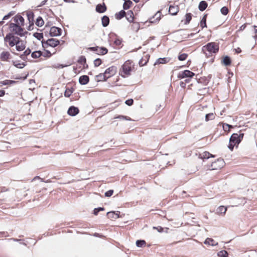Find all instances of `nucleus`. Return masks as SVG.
I'll return each mask as SVG.
<instances>
[{
  "instance_id": "61",
  "label": "nucleus",
  "mask_w": 257,
  "mask_h": 257,
  "mask_svg": "<svg viewBox=\"0 0 257 257\" xmlns=\"http://www.w3.org/2000/svg\"><path fill=\"white\" fill-rule=\"evenodd\" d=\"M254 38L257 39V33H255V36H254Z\"/></svg>"
},
{
  "instance_id": "62",
  "label": "nucleus",
  "mask_w": 257,
  "mask_h": 257,
  "mask_svg": "<svg viewBox=\"0 0 257 257\" xmlns=\"http://www.w3.org/2000/svg\"><path fill=\"white\" fill-rule=\"evenodd\" d=\"M134 2H135L136 3H138L140 1V0H133Z\"/></svg>"
},
{
  "instance_id": "4",
  "label": "nucleus",
  "mask_w": 257,
  "mask_h": 257,
  "mask_svg": "<svg viewBox=\"0 0 257 257\" xmlns=\"http://www.w3.org/2000/svg\"><path fill=\"white\" fill-rule=\"evenodd\" d=\"M219 45L215 42L208 43L202 47V50L207 57H209L213 54L217 53L219 51Z\"/></svg>"
},
{
  "instance_id": "12",
  "label": "nucleus",
  "mask_w": 257,
  "mask_h": 257,
  "mask_svg": "<svg viewBox=\"0 0 257 257\" xmlns=\"http://www.w3.org/2000/svg\"><path fill=\"white\" fill-rule=\"evenodd\" d=\"M15 46H16V50L18 51H22L26 48V41L22 40L19 38Z\"/></svg>"
},
{
  "instance_id": "43",
  "label": "nucleus",
  "mask_w": 257,
  "mask_h": 257,
  "mask_svg": "<svg viewBox=\"0 0 257 257\" xmlns=\"http://www.w3.org/2000/svg\"><path fill=\"white\" fill-rule=\"evenodd\" d=\"M102 63V61L100 59L97 58L94 61V65L95 67H98Z\"/></svg>"
},
{
  "instance_id": "51",
  "label": "nucleus",
  "mask_w": 257,
  "mask_h": 257,
  "mask_svg": "<svg viewBox=\"0 0 257 257\" xmlns=\"http://www.w3.org/2000/svg\"><path fill=\"white\" fill-rule=\"evenodd\" d=\"M234 51H235V53H236V54H239L241 52V50L239 47H238L236 49H234Z\"/></svg>"
},
{
  "instance_id": "6",
  "label": "nucleus",
  "mask_w": 257,
  "mask_h": 257,
  "mask_svg": "<svg viewBox=\"0 0 257 257\" xmlns=\"http://www.w3.org/2000/svg\"><path fill=\"white\" fill-rule=\"evenodd\" d=\"M77 63V64L73 67V71L75 74H78L82 70L88 68V65L86 64V58L84 56H81L79 58Z\"/></svg>"
},
{
  "instance_id": "25",
  "label": "nucleus",
  "mask_w": 257,
  "mask_h": 257,
  "mask_svg": "<svg viewBox=\"0 0 257 257\" xmlns=\"http://www.w3.org/2000/svg\"><path fill=\"white\" fill-rule=\"evenodd\" d=\"M170 61V58L168 57H165V58H160L158 59H157L156 62L155 63V65L157 64H166L168 63Z\"/></svg>"
},
{
  "instance_id": "1",
  "label": "nucleus",
  "mask_w": 257,
  "mask_h": 257,
  "mask_svg": "<svg viewBox=\"0 0 257 257\" xmlns=\"http://www.w3.org/2000/svg\"><path fill=\"white\" fill-rule=\"evenodd\" d=\"M29 25L27 26L24 18L20 15H17L13 18V22L9 25L11 32L21 37L24 36L28 31H31L34 28V14L33 12L28 11L26 13Z\"/></svg>"
},
{
  "instance_id": "14",
  "label": "nucleus",
  "mask_w": 257,
  "mask_h": 257,
  "mask_svg": "<svg viewBox=\"0 0 257 257\" xmlns=\"http://www.w3.org/2000/svg\"><path fill=\"white\" fill-rule=\"evenodd\" d=\"M61 29L56 27H52L50 30V35L52 37L60 36L61 34Z\"/></svg>"
},
{
  "instance_id": "45",
  "label": "nucleus",
  "mask_w": 257,
  "mask_h": 257,
  "mask_svg": "<svg viewBox=\"0 0 257 257\" xmlns=\"http://www.w3.org/2000/svg\"><path fill=\"white\" fill-rule=\"evenodd\" d=\"M33 50V48H32V49L28 48L24 51L23 55L25 56H27L29 55L30 54H32Z\"/></svg>"
},
{
  "instance_id": "29",
  "label": "nucleus",
  "mask_w": 257,
  "mask_h": 257,
  "mask_svg": "<svg viewBox=\"0 0 257 257\" xmlns=\"http://www.w3.org/2000/svg\"><path fill=\"white\" fill-rule=\"evenodd\" d=\"M16 83V81L14 80H5L4 81H0V86L3 85H10L14 84Z\"/></svg>"
},
{
  "instance_id": "44",
  "label": "nucleus",
  "mask_w": 257,
  "mask_h": 257,
  "mask_svg": "<svg viewBox=\"0 0 257 257\" xmlns=\"http://www.w3.org/2000/svg\"><path fill=\"white\" fill-rule=\"evenodd\" d=\"M218 255L221 257H227L228 253L225 250H222L218 252Z\"/></svg>"
},
{
  "instance_id": "27",
  "label": "nucleus",
  "mask_w": 257,
  "mask_h": 257,
  "mask_svg": "<svg viewBox=\"0 0 257 257\" xmlns=\"http://www.w3.org/2000/svg\"><path fill=\"white\" fill-rule=\"evenodd\" d=\"M208 4L206 1H202L199 3L198 9L200 11H204L207 7Z\"/></svg>"
},
{
  "instance_id": "26",
  "label": "nucleus",
  "mask_w": 257,
  "mask_h": 257,
  "mask_svg": "<svg viewBox=\"0 0 257 257\" xmlns=\"http://www.w3.org/2000/svg\"><path fill=\"white\" fill-rule=\"evenodd\" d=\"M107 79V78L105 77L104 73H100L95 76V80L98 82L106 81Z\"/></svg>"
},
{
  "instance_id": "58",
  "label": "nucleus",
  "mask_w": 257,
  "mask_h": 257,
  "mask_svg": "<svg viewBox=\"0 0 257 257\" xmlns=\"http://www.w3.org/2000/svg\"><path fill=\"white\" fill-rule=\"evenodd\" d=\"M254 31L255 33H257V26H253Z\"/></svg>"
},
{
  "instance_id": "16",
  "label": "nucleus",
  "mask_w": 257,
  "mask_h": 257,
  "mask_svg": "<svg viewBox=\"0 0 257 257\" xmlns=\"http://www.w3.org/2000/svg\"><path fill=\"white\" fill-rule=\"evenodd\" d=\"M44 51L42 52L40 50H34L33 49L31 54V57L33 59H37L40 58L41 56L44 57Z\"/></svg>"
},
{
  "instance_id": "57",
  "label": "nucleus",
  "mask_w": 257,
  "mask_h": 257,
  "mask_svg": "<svg viewBox=\"0 0 257 257\" xmlns=\"http://www.w3.org/2000/svg\"><path fill=\"white\" fill-rule=\"evenodd\" d=\"M10 18V15H7V16H5L4 18H3V20H7L9 18Z\"/></svg>"
},
{
  "instance_id": "3",
  "label": "nucleus",
  "mask_w": 257,
  "mask_h": 257,
  "mask_svg": "<svg viewBox=\"0 0 257 257\" xmlns=\"http://www.w3.org/2000/svg\"><path fill=\"white\" fill-rule=\"evenodd\" d=\"M135 70V64L133 61L128 60L121 66L119 70V74L123 78H126L131 75Z\"/></svg>"
},
{
  "instance_id": "60",
  "label": "nucleus",
  "mask_w": 257,
  "mask_h": 257,
  "mask_svg": "<svg viewBox=\"0 0 257 257\" xmlns=\"http://www.w3.org/2000/svg\"><path fill=\"white\" fill-rule=\"evenodd\" d=\"M113 214H114V212H108V213H107V215H109L110 214H112V215H113Z\"/></svg>"
},
{
  "instance_id": "17",
  "label": "nucleus",
  "mask_w": 257,
  "mask_h": 257,
  "mask_svg": "<svg viewBox=\"0 0 257 257\" xmlns=\"http://www.w3.org/2000/svg\"><path fill=\"white\" fill-rule=\"evenodd\" d=\"M79 112V109L77 107L72 106L69 107L68 110V113L70 115L75 116Z\"/></svg>"
},
{
  "instance_id": "54",
  "label": "nucleus",
  "mask_w": 257,
  "mask_h": 257,
  "mask_svg": "<svg viewBox=\"0 0 257 257\" xmlns=\"http://www.w3.org/2000/svg\"><path fill=\"white\" fill-rule=\"evenodd\" d=\"M5 94V91L3 90H0V97L3 96Z\"/></svg>"
},
{
  "instance_id": "21",
  "label": "nucleus",
  "mask_w": 257,
  "mask_h": 257,
  "mask_svg": "<svg viewBox=\"0 0 257 257\" xmlns=\"http://www.w3.org/2000/svg\"><path fill=\"white\" fill-rule=\"evenodd\" d=\"M215 156L208 152L205 151L199 154V157L202 159H207L209 158H214Z\"/></svg>"
},
{
  "instance_id": "23",
  "label": "nucleus",
  "mask_w": 257,
  "mask_h": 257,
  "mask_svg": "<svg viewBox=\"0 0 257 257\" xmlns=\"http://www.w3.org/2000/svg\"><path fill=\"white\" fill-rule=\"evenodd\" d=\"M89 78L87 75H82L79 77V82L82 85H85L89 82Z\"/></svg>"
},
{
  "instance_id": "63",
  "label": "nucleus",
  "mask_w": 257,
  "mask_h": 257,
  "mask_svg": "<svg viewBox=\"0 0 257 257\" xmlns=\"http://www.w3.org/2000/svg\"><path fill=\"white\" fill-rule=\"evenodd\" d=\"M177 242H173V243H171V244H175V243H176Z\"/></svg>"
},
{
  "instance_id": "15",
  "label": "nucleus",
  "mask_w": 257,
  "mask_h": 257,
  "mask_svg": "<svg viewBox=\"0 0 257 257\" xmlns=\"http://www.w3.org/2000/svg\"><path fill=\"white\" fill-rule=\"evenodd\" d=\"M12 58L9 51H3L0 54V60L2 61H9Z\"/></svg>"
},
{
  "instance_id": "2",
  "label": "nucleus",
  "mask_w": 257,
  "mask_h": 257,
  "mask_svg": "<svg viewBox=\"0 0 257 257\" xmlns=\"http://www.w3.org/2000/svg\"><path fill=\"white\" fill-rule=\"evenodd\" d=\"M60 41L54 38L49 39L46 41L42 40V45L44 51V57L49 58L57 52V47Z\"/></svg>"
},
{
  "instance_id": "22",
  "label": "nucleus",
  "mask_w": 257,
  "mask_h": 257,
  "mask_svg": "<svg viewBox=\"0 0 257 257\" xmlns=\"http://www.w3.org/2000/svg\"><path fill=\"white\" fill-rule=\"evenodd\" d=\"M227 210V207L220 206L217 209V214L219 215L224 216Z\"/></svg>"
},
{
  "instance_id": "18",
  "label": "nucleus",
  "mask_w": 257,
  "mask_h": 257,
  "mask_svg": "<svg viewBox=\"0 0 257 257\" xmlns=\"http://www.w3.org/2000/svg\"><path fill=\"white\" fill-rule=\"evenodd\" d=\"M179 11V8L178 6H170L169 8L168 12L172 15H176Z\"/></svg>"
},
{
  "instance_id": "33",
  "label": "nucleus",
  "mask_w": 257,
  "mask_h": 257,
  "mask_svg": "<svg viewBox=\"0 0 257 257\" xmlns=\"http://www.w3.org/2000/svg\"><path fill=\"white\" fill-rule=\"evenodd\" d=\"M35 24L38 27H41L44 25V21L41 17H38L36 19Z\"/></svg>"
},
{
  "instance_id": "47",
  "label": "nucleus",
  "mask_w": 257,
  "mask_h": 257,
  "mask_svg": "<svg viewBox=\"0 0 257 257\" xmlns=\"http://www.w3.org/2000/svg\"><path fill=\"white\" fill-rule=\"evenodd\" d=\"M125 103L128 106H132L134 103V100L133 99H127L125 101Z\"/></svg>"
},
{
  "instance_id": "49",
  "label": "nucleus",
  "mask_w": 257,
  "mask_h": 257,
  "mask_svg": "<svg viewBox=\"0 0 257 257\" xmlns=\"http://www.w3.org/2000/svg\"><path fill=\"white\" fill-rule=\"evenodd\" d=\"M223 129L225 131H227V129H228V131H229V129L230 128H232V126L228 124H224L223 125Z\"/></svg>"
},
{
  "instance_id": "30",
  "label": "nucleus",
  "mask_w": 257,
  "mask_h": 257,
  "mask_svg": "<svg viewBox=\"0 0 257 257\" xmlns=\"http://www.w3.org/2000/svg\"><path fill=\"white\" fill-rule=\"evenodd\" d=\"M101 22L104 27H107L109 24V18L106 16H104L101 18Z\"/></svg>"
},
{
  "instance_id": "13",
  "label": "nucleus",
  "mask_w": 257,
  "mask_h": 257,
  "mask_svg": "<svg viewBox=\"0 0 257 257\" xmlns=\"http://www.w3.org/2000/svg\"><path fill=\"white\" fill-rule=\"evenodd\" d=\"M168 6H165L160 11H158L154 16L153 18L151 19V22L152 23L156 22L159 21L161 19V11L165 9L166 11L168 10Z\"/></svg>"
},
{
  "instance_id": "46",
  "label": "nucleus",
  "mask_w": 257,
  "mask_h": 257,
  "mask_svg": "<svg viewBox=\"0 0 257 257\" xmlns=\"http://www.w3.org/2000/svg\"><path fill=\"white\" fill-rule=\"evenodd\" d=\"M114 118H120V119H126L128 120H131V118L127 116H124V115H118L116 117H115Z\"/></svg>"
},
{
  "instance_id": "36",
  "label": "nucleus",
  "mask_w": 257,
  "mask_h": 257,
  "mask_svg": "<svg viewBox=\"0 0 257 257\" xmlns=\"http://www.w3.org/2000/svg\"><path fill=\"white\" fill-rule=\"evenodd\" d=\"M223 63L225 66H229L231 64V61L228 56H225L223 59Z\"/></svg>"
},
{
  "instance_id": "7",
  "label": "nucleus",
  "mask_w": 257,
  "mask_h": 257,
  "mask_svg": "<svg viewBox=\"0 0 257 257\" xmlns=\"http://www.w3.org/2000/svg\"><path fill=\"white\" fill-rule=\"evenodd\" d=\"M14 33L10 32L7 34L6 37L4 38V42L7 46L10 47H14L19 37L15 36Z\"/></svg>"
},
{
  "instance_id": "5",
  "label": "nucleus",
  "mask_w": 257,
  "mask_h": 257,
  "mask_svg": "<svg viewBox=\"0 0 257 257\" xmlns=\"http://www.w3.org/2000/svg\"><path fill=\"white\" fill-rule=\"evenodd\" d=\"M244 134L241 132H239V134H233L230 138L229 145L228 146L229 150L232 151L234 147L237 148L239 144L242 140Z\"/></svg>"
},
{
  "instance_id": "64",
  "label": "nucleus",
  "mask_w": 257,
  "mask_h": 257,
  "mask_svg": "<svg viewBox=\"0 0 257 257\" xmlns=\"http://www.w3.org/2000/svg\"><path fill=\"white\" fill-rule=\"evenodd\" d=\"M45 182L48 183V182H50V181L49 180H47V181H45Z\"/></svg>"
},
{
  "instance_id": "53",
  "label": "nucleus",
  "mask_w": 257,
  "mask_h": 257,
  "mask_svg": "<svg viewBox=\"0 0 257 257\" xmlns=\"http://www.w3.org/2000/svg\"><path fill=\"white\" fill-rule=\"evenodd\" d=\"M121 41L117 39L114 41V43L116 44V45L119 46L121 44Z\"/></svg>"
},
{
  "instance_id": "59",
  "label": "nucleus",
  "mask_w": 257,
  "mask_h": 257,
  "mask_svg": "<svg viewBox=\"0 0 257 257\" xmlns=\"http://www.w3.org/2000/svg\"><path fill=\"white\" fill-rule=\"evenodd\" d=\"M64 2H67V3H70L73 2V0H64Z\"/></svg>"
},
{
  "instance_id": "40",
  "label": "nucleus",
  "mask_w": 257,
  "mask_h": 257,
  "mask_svg": "<svg viewBox=\"0 0 257 257\" xmlns=\"http://www.w3.org/2000/svg\"><path fill=\"white\" fill-rule=\"evenodd\" d=\"M204 243L205 244H208L211 245H214L215 244V241L213 239L209 238H207L205 240Z\"/></svg>"
},
{
  "instance_id": "52",
  "label": "nucleus",
  "mask_w": 257,
  "mask_h": 257,
  "mask_svg": "<svg viewBox=\"0 0 257 257\" xmlns=\"http://www.w3.org/2000/svg\"><path fill=\"white\" fill-rule=\"evenodd\" d=\"M246 27V24H244L242 25V26H241L240 27L239 30V31H243V30H244L245 29Z\"/></svg>"
},
{
  "instance_id": "8",
  "label": "nucleus",
  "mask_w": 257,
  "mask_h": 257,
  "mask_svg": "<svg viewBox=\"0 0 257 257\" xmlns=\"http://www.w3.org/2000/svg\"><path fill=\"white\" fill-rule=\"evenodd\" d=\"M225 165V162L223 159H217L215 161L212 162L209 167L211 170L220 169Z\"/></svg>"
},
{
  "instance_id": "10",
  "label": "nucleus",
  "mask_w": 257,
  "mask_h": 257,
  "mask_svg": "<svg viewBox=\"0 0 257 257\" xmlns=\"http://www.w3.org/2000/svg\"><path fill=\"white\" fill-rule=\"evenodd\" d=\"M89 50L95 52L98 55H104L107 53L108 50L105 47H99L98 46L89 47Z\"/></svg>"
},
{
  "instance_id": "19",
  "label": "nucleus",
  "mask_w": 257,
  "mask_h": 257,
  "mask_svg": "<svg viewBox=\"0 0 257 257\" xmlns=\"http://www.w3.org/2000/svg\"><path fill=\"white\" fill-rule=\"evenodd\" d=\"M106 10V6L104 3L102 4H98L96 7V11L99 13H104Z\"/></svg>"
},
{
  "instance_id": "38",
  "label": "nucleus",
  "mask_w": 257,
  "mask_h": 257,
  "mask_svg": "<svg viewBox=\"0 0 257 257\" xmlns=\"http://www.w3.org/2000/svg\"><path fill=\"white\" fill-rule=\"evenodd\" d=\"M146 244V242L144 240H138L136 241V245L138 247H143Z\"/></svg>"
},
{
  "instance_id": "31",
  "label": "nucleus",
  "mask_w": 257,
  "mask_h": 257,
  "mask_svg": "<svg viewBox=\"0 0 257 257\" xmlns=\"http://www.w3.org/2000/svg\"><path fill=\"white\" fill-rule=\"evenodd\" d=\"M126 13L124 11L121 10L115 14V17L117 20H120L125 16Z\"/></svg>"
},
{
  "instance_id": "11",
  "label": "nucleus",
  "mask_w": 257,
  "mask_h": 257,
  "mask_svg": "<svg viewBox=\"0 0 257 257\" xmlns=\"http://www.w3.org/2000/svg\"><path fill=\"white\" fill-rule=\"evenodd\" d=\"M117 71L116 67L115 66H111L106 69L104 72L105 74V77H107V79L110 78L111 77L114 76Z\"/></svg>"
},
{
  "instance_id": "24",
  "label": "nucleus",
  "mask_w": 257,
  "mask_h": 257,
  "mask_svg": "<svg viewBox=\"0 0 257 257\" xmlns=\"http://www.w3.org/2000/svg\"><path fill=\"white\" fill-rule=\"evenodd\" d=\"M125 18L130 23L133 22L135 18L133 12L132 11H127L126 13Z\"/></svg>"
},
{
  "instance_id": "9",
  "label": "nucleus",
  "mask_w": 257,
  "mask_h": 257,
  "mask_svg": "<svg viewBox=\"0 0 257 257\" xmlns=\"http://www.w3.org/2000/svg\"><path fill=\"white\" fill-rule=\"evenodd\" d=\"M195 76V73L193 72L186 70L183 71H180L177 75V78L181 79L185 78H192Z\"/></svg>"
},
{
  "instance_id": "39",
  "label": "nucleus",
  "mask_w": 257,
  "mask_h": 257,
  "mask_svg": "<svg viewBox=\"0 0 257 257\" xmlns=\"http://www.w3.org/2000/svg\"><path fill=\"white\" fill-rule=\"evenodd\" d=\"M188 54L186 53H180L178 56V59L180 61H184L187 59Z\"/></svg>"
},
{
  "instance_id": "55",
  "label": "nucleus",
  "mask_w": 257,
  "mask_h": 257,
  "mask_svg": "<svg viewBox=\"0 0 257 257\" xmlns=\"http://www.w3.org/2000/svg\"><path fill=\"white\" fill-rule=\"evenodd\" d=\"M191 78H186V79L185 80V83H189L191 80Z\"/></svg>"
},
{
  "instance_id": "32",
  "label": "nucleus",
  "mask_w": 257,
  "mask_h": 257,
  "mask_svg": "<svg viewBox=\"0 0 257 257\" xmlns=\"http://www.w3.org/2000/svg\"><path fill=\"white\" fill-rule=\"evenodd\" d=\"M74 89L73 88H66L65 92H64V96L66 97H70L71 94L73 93Z\"/></svg>"
},
{
  "instance_id": "28",
  "label": "nucleus",
  "mask_w": 257,
  "mask_h": 257,
  "mask_svg": "<svg viewBox=\"0 0 257 257\" xmlns=\"http://www.w3.org/2000/svg\"><path fill=\"white\" fill-rule=\"evenodd\" d=\"M207 17V14H205L203 16L202 19L200 22V26L201 29L207 27L206 20Z\"/></svg>"
},
{
  "instance_id": "41",
  "label": "nucleus",
  "mask_w": 257,
  "mask_h": 257,
  "mask_svg": "<svg viewBox=\"0 0 257 257\" xmlns=\"http://www.w3.org/2000/svg\"><path fill=\"white\" fill-rule=\"evenodd\" d=\"M220 12L222 15L226 16L228 14L229 10L227 7H223L221 9Z\"/></svg>"
},
{
  "instance_id": "35",
  "label": "nucleus",
  "mask_w": 257,
  "mask_h": 257,
  "mask_svg": "<svg viewBox=\"0 0 257 257\" xmlns=\"http://www.w3.org/2000/svg\"><path fill=\"white\" fill-rule=\"evenodd\" d=\"M133 3L132 1L130 0H127L124 3L123 5V8L124 10H127L131 7Z\"/></svg>"
},
{
  "instance_id": "34",
  "label": "nucleus",
  "mask_w": 257,
  "mask_h": 257,
  "mask_svg": "<svg viewBox=\"0 0 257 257\" xmlns=\"http://www.w3.org/2000/svg\"><path fill=\"white\" fill-rule=\"evenodd\" d=\"M215 118V113H209L205 115V121H208L209 120H213Z\"/></svg>"
},
{
  "instance_id": "20",
  "label": "nucleus",
  "mask_w": 257,
  "mask_h": 257,
  "mask_svg": "<svg viewBox=\"0 0 257 257\" xmlns=\"http://www.w3.org/2000/svg\"><path fill=\"white\" fill-rule=\"evenodd\" d=\"M150 55L149 54H145L139 61L140 66H143L147 64L149 61Z\"/></svg>"
},
{
  "instance_id": "48",
  "label": "nucleus",
  "mask_w": 257,
  "mask_h": 257,
  "mask_svg": "<svg viewBox=\"0 0 257 257\" xmlns=\"http://www.w3.org/2000/svg\"><path fill=\"white\" fill-rule=\"evenodd\" d=\"M113 193V190H109L105 193V196L106 197H110L112 195Z\"/></svg>"
},
{
  "instance_id": "56",
  "label": "nucleus",
  "mask_w": 257,
  "mask_h": 257,
  "mask_svg": "<svg viewBox=\"0 0 257 257\" xmlns=\"http://www.w3.org/2000/svg\"><path fill=\"white\" fill-rule=\"evenodd\" d=\"M9 189H7L5 187H2V189H1V191L3 192V191H8Z\"/></svg>"
},
{
  "instance_id": "50",
  "label": "nucleus",
  "mask_w": 257,
  "mask_h": 257,
  "mask_svg": "<svg viewBox=\"0 0 257 257\" xmlns=\"http://www.w3.org/2000/svg\"><path fill=\"white\" fill-rule=\"evenodd\" d=\"M104 210V208H102V207H99V208H95L94 210V214L95 215H97L99 211H103Z\"/></svg>"
},
{
  "instance_id": "37",
  "label": "nucleus",
  "mask_w": 257,
  "mask_h": 257,
  "mask_svg": "<svg viewBox=\"0 0 257 257\" xmlns=\"http://www.w3.org/2000/svg\"><path fill=\"white\" fill-rule=\"evenodd\" d=\"M192 19V14L191 13H187L185 15V24H188L190 23Z\"/></svg>"
},
{
  "instance_id": "42",
  "label": "nucleus",
  "mask_w": 257,
  "mask_h": 257,
  "mask_svg": "<svg viewBox=\"0 0 257 257\" xmlns=\"http://www.w3.org/2000/svg\"><path fill=\"white\" fill-rule=\"evenodd\" d=\"M34 36L39 40L43 38V34L41 33H35L34 34Z\"/></svg>"
}]
</instances>
